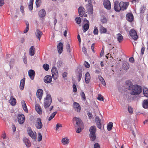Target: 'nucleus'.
<instances>
[{"mask_svg":"<svg viewBox=\"0 0 148 148\" xmlns=\"http://www.w3.org/2000/svg\"><path fill=\"white\" fill-rule=\"evenodd\" d=\"M44 107L47 111H51L53 108V106H51L49 109L48 108L50 106L52 102V98L49 94L47 95L46 97L45 98Z\"/></svg>","mask_w":148,"mask_h":148,"instance_id":"1","label":"nucleus"},{"mask_svg":"<svg viewBox=\"0 0 148 148\" xmlns=\"http://www.w3.org/2000/svg\"><path fill=\"white\" fill-rule=\"evenodd\" d=\"M142 90V89L140 86L134 85L133 86L132 92L130 93L132 95H137L140 94Z\"/></svg>","mask_w":148,"mask_h":148,"instance_id":"2","label":"nucleus"},{"mask_svg":"<svg viewBox=\"0 0 148 148\" xmlns=\"http://www.w3.org/2000/svg\"><path fill=\"white\" fill-rule=\"evenodd\" d=\"M85 2L88 1V4L86 5L87 11L89 14H92L93 12L92 5L91 0H85Z\"/></svg>","mask_w":148,"mask_h":148,"instance_id":"3","label":"nucleus"},{"mask_svg":"<svg viewBox=\"0 0 148 148\" xmlns=\"http://www.w3.org/2000/svg\"><path fill=\"white\" fill-rule=\"evenodd\" d=\"M73 124L75 127H77L81 126L82 121L79 118L74 117L73 119Z\"/></svg>","mask_w":148,"mask_h":148,"instance_id":"4","label":"nucleus"},{"mask_svg":"<svg viewBox=\"0 0 148 148\" xmlns=\"http://www.w3.org/2000/svg\"><path fill=\"white\" fill-rule=\"evenodd\" d=\"M130 35L134 40H136L138 38L136 32L134 29H131L130 31Z\"/></svg>","mask_w":148,"mask_h":148,"instance_id":"5","label":"nucleus"},{"mask_svg":"<svg viewBox=\"0 0 148 148\" xmlns=\"http://www.w3.org/2000/svg\"><path fill=\"white\" fill-rule=\"evenodd\" d=\"M35 125L38 129H41L42 127V124L41 122V119L40 118H38L36 120Z\"/></svg>","mask_w":148,"mask_h":148,"instance_id":"6","label":"nucleus"},{"mask_svg":"<svg viewBox=\"0 0 148 148\" xmlns=\"http://www.w3.org/2000/svg\"><path fill=\"white\" fill-rule=\"evenodd\" d=\"M52 77L54 79H56L58 75V71L56 68L55 67H52L51 70Z\"/></svg>","mask_w":148,"mask_h":148,"instance_id":"7","label":"nucleus"},{"mask_svg":"<svg viewBox=\"0 0 148 148\" xmlns=\"http://www.w3.org/2000/svg\"><path fill=\"white\" fill-rule=\"evenodd\" d=\"M121 8L119 4V2L117 1H114V10L117 12H119L121 10Z\"/></svg>","mask_w":148,"mask_h":148,"instance_id":"8","label":"nucleus"},{"mask_svg":"<svg viewBox=\"0 0 148 148\" xmlns=\"http://www.w3.org/2000/svg\"><path fill=\"white\" fill-rule=\"evenodd\" d=\"M89 27V22L86 18H84V32L87 31Z\"/></svg>","mask_w":148,"mask_h":148,"instance_id":"9","label":"nucleus"},{"mask_svg":"<svg viewBox=\"0 0 148 148\" xmlns=\"http://www.w3.org/2000/svg\"><path fill=\"white\" fill-rule=\"evenodd\" d=\"M129 5V3L121 2L120 3L121 10H124L127 9Z\"/></svg>","mask_w":148,"mask_h":148,"instance_id":"10","label":"nucleus"},{"mask_svg":"<svg viewBox=\"0 0 148 148\" xmlns=\"http://www.w3.org/2000/svg\"><path fill=\"white\" fill-rule=\"evenodd\" d=\"M103 4L104 7L107 10L111 9L110 2L109 0H104Z\"/></svg>","mask_w":148,"mask_h":148,"instance_id":"11","label":"nucleus"},{"mask_svg":"<svg viewBox=\"0 0 148 148\" xmlns=\"http://www.w3.org/2000/svg\"><path fill=\"white\" fill-rule=\"evenodd\" d=\"M28 133L29 135L34 140L36 139V132L34 133L31 129H29L28 130Z\"/></svg>","mask_w":148,"mask_h":148,"instance_id":"12","label":"nucleus"},{"mask_svg":"<svg viewBox=\"0 0 148 148\" xmlns=\"http://www.w3.org/2000/svg\"><path fill=\"white\" fill-rule=\"evenodd\" d=\"M126 20L130 22H132L134 20V16L132 13L127 14L126 16Z\"/></svg>","mask_w":148,"mask_h":148,"instance_id":"13","label":"nucleus"},{"mask_svg":"<svg viewBox=\"0 0 148 148\" xmlns=\"http://www.w3.org/2000/svg\"><path fill=\"white\" fill-rule=\"evenodd\" d=\"M73 108L75 111L77 112H80L81 110L80 106L79 104L76 102H74L73 104Z\"/></svg>","mask_w":148,"mask_h":148,"instance_id":"14","label":"nucleus"},{"mask_svg":"<svg viewBox=\"0 0 148 148\" xmlns=\"http://www.w3.org/2000/svg\"><path fill=\"white\" fill-rule=\"evenodd\" d=\"M43 93V91L41 89H38L36 92L37 97L40 100L42 98Z\"/></svg>","mask_w":148,"mask_h":148,"instance_id":"15","label":"nucleus"},{"mask_svg":"<svg viewBox=\"0 0 148 148\" xmlns=\"http://www.w3.org/2000/svg\"><path fill=\"white\" fill-rule=\"evenodd\" d=\"M52 77L51 75H46L44 78V82L46 83H51L52 81Z\"/></svg>","mask_w":148,"mask_h":148,"instance_id":"16","label":"nucleus"},{"mask_svg":"<svg viewBox=\"0 0 148 148\" xmlns=\"http://www.w3.org/2000/svg\"><path fill=\"white\" fill-rule=\"evenodd\" d=\"M18 121L20 124H23L25 121V116L23 114H18Z\"/></svg>","mask_w":148,"mask_h":148,"instance_id":"17","label":"nucleus"},{"mask_svg":"<svg viewBox=\"0 0 148 148\" xmlns=\"http://www.w3.org/2000/svg\"><path fill=\"white\" fill-rule=\"evenodd\" d=\"M28 73L30 79L32 80H33L34 78V77L35 75V73L34 71L32 70L31 69L29 71Z\"/></svg>","mask_w":148,"mask_h":148,"instance_id":"18","label":"nucleus"},{"mask_svg":"<svg viewBox=\"0 0 148 148\" xmlns=\"http://www.w3.org/2000/svg\"><path fill=\"white\" fill-rule=\"evenodd\" d=\"M95 122L97 127L99 129H101V120L98 116H96L95 118Z\"/></svg>","mask_w":148,"mask_h":148,"instance_id":"19","label":"nucleus"},{"mask_svg":"<svg viewBox=\"0 0 148 148\" xmlns=\"http://www.w3.org/2000/svg\"><path fill=\"white\" fill-rule=\"evenodd\" d=\"M63 44L62 42H60L57 45L58 51L59 53H61L63 50Z\"/></svg>","mask_w":148,"mask_h":148,"instance_id":"20","label":"nucleus"},{"mask_svg":"<svg viewBox=\"0 0 148 148\" xmlns=\"http://www.w3.org/2000/svg\"><path fill=\"white\" fill-rule=\"evenodd\" d=\"M45 10L43 9L40 10L38 13V14L40 17L42 18L44 17L46 15Z\"/></svg>","mask_w":148,"mask_h":148,"instance_id":"21","label":"nucleus"},{"mask_svg":"<svg viewBox=\"0 0 148 148\" xmlns=\"http://www.w3.org/2000/svg\"><path fill=\"white\" fill-rule=\"evenodd\" d=\"M43 34L42 32L39 29H37L35 32V35L36 37L38 38L39 40H40V38L42 35Z\"/></svg>","mask_w":148,"mask_h":148,"instance_id":"22","label":"nucleus"},{"mask_svg":"<svg viewBox=\"0 0 148 148\" xmlns=\"http://www.w3.org/2000/svg\"><path fill=\"white\" fill-rule=\"evenodd\" d=\"M85 82L86 84L88 83L90 79V73L88 72H87L85 75Z\"/></svg>","mask_w":148,"mask_h":148,"instance_id":"23","label":"nucleus"},{"mask_svg":"<svg viewBox=\"0 0 148 148\" xmlns=\"http://www.w3.org/2000/svg\"><path fill=\"white\" fill-rule=\"evenodd\" d=\"M25 78L22 79L20 81V88L21 90H23L24 88Z\"/></svg>","mask_w":148,"mask_h":148,"instance_id":"24","label":"nucleus"},{"mask_svg":"<svg viewBox=\"0 0 148 148\" xmlns=\"http://www.w3.org/2000/svg\"><path fill=\"white\" fill-rule=\"evenodd\" d=\"M29 54L31 56H33L35 53V49L34 46H32L29 49Z\"/></svg>","mask_w":148,"mask_h":148,"instance_id":"25","label":"nucleus"},{"mask_svg":"<svg viewBox=\"0 0 148 148\" xmlns=\"http://www.w3.org/2000/svg\"><path fill=\"white\" fill-rule=\"evenodd\" d=\"M23 142L25 145L27 147H29L31 145V143L29 140L26 138H24L23 139Z\"/></svg>","mask_w":148,"mask_h":148,"instance_id":"26","label":"nucleus"},{"mask_svg":"<svg viewBox=\"0 0 148 148\" xmlns=\"http://www.w3.org/2000/svg\"><path fill=\"white\" fill-rule=\"evenodd\" d=\"M10 103L12 106H14L16 103V100L13 97V96H11L10 100Z\"/></svg>","mask_w":148,"mask_h":148,"instance_id":"27","label":"nucleus"},{"mask_svg":"<svg viewBox=\"0 0 148 148\" xmlns=\"http://www.w3.org/2000/svg\"><path fill=\"white\" fill-rule=\"evenodd\" d=\"M126 84L128 87L129 90H131L134 86L132 84V82L130 80H127L125 82Z\"/></svg>","mask_w":148,"mask_h":148,"instance_id":"28","label":"nucleus"},{"mask_svg":"<svg viewBox=\"0 0 148 148\" xmlns=\"http://www.w3.org/2000/svg\"><path fill=\"white\" fill-rule=\"evenodd\" d=\"M96 128L95 126H91L90 128V134H95Z\"/></svg>","mask_w":148,"mask_h":148,"instance_id":"29","label":"nucleus"},{"mask_svg":"<svg viewBox=\"0 0 148 148\" xmlns=\"http://www.w3.org/2000/svg\"><path fill=\"white\" fill-rule=\"evenodd\" d=\"M35 109L36 111L39 114H42V110L39 104H36L35 105Z\"/></svg>","mask_w":148,"mask_h":148,"instance_id":"30","label":"nucleus"},{"mask_svg":"<svg viewBox=\"0 0 148 148\" xmlns=\"http://www.w3.org/2000/svg\"><path fill=\"white\" fill-rule=\"evenodd\" d=\"M78 11L79 16L81 17H82L83 16V7L80 6L79 7Z\"/></svg>","mask_w":148,"mask_h":148,"instance_id":"31","label":"nucleus"},{"mask_svg":"<svg viewBox=\"0 0 148 148\" xmlns=\"http://www.w3.org/2000/svg\"><path fill=\"white\" fill-rule=\"evenodd\" d=\"M117 38L119 42H121L123 39V36L120 33H118L117 35Z\"/></svg>","mask_w":148,"mask_h":148,"instance_id":"32","label":"nucleus"},{"mask_svg":"<svg viewBox=\"0 0 148 148\" xmlns=\"http://www.w3.org/2000/svg\"><path fill=\"white\" fill-rule=\"evenodd\" d=\"M21 103L23 106V109L26 112H28V110L27 108L25 101L24 100H22Z\"/></svg>","mask_w":148,"mask_h":148,"instance_id":"33","label":"nucleus"},{"mask_svg":"<svg viewBox=\"0 0 148 148\" xmlns=\"http://www.w3.org/2000/svg\"><path fill=\"white\" fill-rule=\"evenodd\" d=\"M89 136L90 140L91 141H94L96 138V134H90Z\"/></svg>","mask_w":148,"mask_h":148,"instance_id":"34","label":"nucleus"},{"mask_svg":"<svg viewBox=\"0 0 148 148\" xmlns=\"http://www.w3.org/2000/svg\"><path fill=\"white\" fill-rule=\"evenodd\" d=\"M143 106L144 108H148V99L144 100L143 103Z\"/></svg>","mask_w":148,"mask_h":148,"instance_id":"35","label":"nucleus"},{"mask_svg":"<svg viewBox=\"0 0 148 148\" xmlns=\"http://www.w3.org/2000/svg\"><path fill=\"white\" fill-rule=\"evenodd\" d=\"M77 71L78 72L77 73V75L78 76V81H79L80 80L82 76V71L80 69H77Z\"/></svg>","mask_w":148,"mask_h":148,"instance_id":"36","label":"nucleus"},{"mask_svg":"<svg viewBox=\"0 0 148 148\" xmlns=\"http://www.w3.org/2000/svg\"><path fill=\"white\" fill-rule=\"evenodd\" d=\"M98 78L100 81L101 82V84L105 86L106 85V84L103 78L101 75H99Z\"/></svg>","mask_w":148,"mask_h":148,"instance_id":"37","label":"nucleus"},{"mask_svg":"<svg viewBox=\"0 0 148 148\" xmlns=\"http://www.w3.org/2000/svg\"><path fill=\"white\" fill-rule=\"evenodd\" d=\"M107 29L106 28L103 27V26H101V27L100 30V31L101 33L102 34L106 33L107 32Z\"/></svg>","mask_w":148,"mask_h":148,"instance_id":"38","label":"nucleus"},{"mask_svg":"<svg viewBox=\"0 0 148 148\" xmlns=\"http://www.w3.org/2000/svg\"><path fill=\"white\" fill-rule=\"evenodd\" d=\"M113 126V123L112 122H109L107 125V129L108 130L110 131L112 129Z\"/></svg>","mask_w":148,"mask_h":148,"instance_id":"39","label":"nucleus"},{"mask_svg":"<svg viewBox=\"0 0 148 148\" xmlns=\"http://www.w3.org/2000/svg\"><path fill=\"white\" fill-rule=\"evenodd\" d=\"M143 93L145 96L148 97V90L146 88H144Z\"/></svg>","mask_w":148,"mask_h":148,"instance_id":"40","label":"nucleus"},{"mask_svg":"<svg viewBox=\"0 0 148 148\" xmlns=\"http://www.w3.org/2000/svg\"><path fill=\"white\" fill-rule=\"evenodd\" d=\"M62 142L64 145L68 144L69 143V139H66L65 138H63L62 139Z\"/></svg>","mask_w":148,"mask_h":148,"instance_id":"41","label":"nucleus"},{"mask_svg":"<svg viewBox=\"0 0 148 148\" xmlns=\"http://www.w3.org/2000/svg\"><path fill=\"white\" fill-rule=\"evenodd\" d=\"M57 112H55L52 113L51 115L49 117L48 120L49 121H51L53 117L55 116L56 114H57Z\"/></svg>","mask_w":148,"mask_h":148,"instance_id":"42","label":"nucleus"},{"mask_svg":"<svg viewBox=\"0 0 148 148\" xmlns=\"http://www.w3.org/2000/svg\"><path fill=\"white\" fill-rule=\"evenodd\" d=\"M43 67L45 71H48L49 69V66L48 64H45L43 65Z\"/></svg>","mask_w":148,"mask_h":148,"instance_id":"43","label":"nucleus"},{"mask_svg":"<svg viewBox=\"0 0 148 148\" xmlns=\"http://www.w3.org/2000/svg\"><path fill=\"white\" fill-rule=\"evenodd\" d=\"M76 23L78 24H80L81 22V18L79 17H76L75 19Z\"/></svg>","mask_w":148,"mask_h":148,"instance_id":"44","label":"nucleus"},{"mask_svg":"<svg viewBox=\"0 0 148 148\" xmlns=\"http://www.w3.org/2000/svg\"><path fill=\"white\" fill-rule=\"evenodd\" d=\"M84 65L85 66L86 68H88L90 67V64L87 62L85 61L84 62Z\"/></svg>","mask_w":148,"mask_h":148,"instance_id":"45","label":"nucleus"},{"mask_svg":"<svg viewBox=\"0 0 148 148\" xmlns=\"http://www.w3.org/2000/svg\"><path fill=\"white\" fill-rule=\"evenodd\" d=\"M97 99L100 101H103V97L101 94H98Z\"/></svg>","mask_w":148,"mask_h":148,"instance_id":"46","label":"nucleus"},{"mask_svg":"<svg viewBox=\"0 0 148 148\" xmlns=\"http://www.w3.org/2000/svg\"><path fill=\"white\" fill-rule=\"evenodd\" d=\"M77 129L76 131V132L78 133H80L82 131V129L81 128V126L79 127H77Z\"/></svg>","mask_w":148,"mask_h":148,"instance_id":"47","label":"nucleus"},{"mask_svg":"<svg viewBox=\"0 0 148 148\" xmlns=\"http://www.w3.org/2000/svg\"><path fill=\"white\" fill-rule=\"evenodd\" d=\"M38 141H40L42 139V136L41 134L40 133H38Z\"/></svg>","mask_w":148,"mask_h":148,"instance_id":"48","label":"nucleus"},{"mask_svg":"<svg viewBox=\"0 0 148 148\" xmlns=\"http://www.w3.org/2000/svg\"><path fill=\"white\" fill-rule=\"evenodd\" d=\"M66 49L68 52L69 53L70 51V47L69 44L67 43L66 45Z\"/></svg>","mask_w":148,"mask_h":148,"instance_id":"49","label":"nucleus"},{"mask_svg":"<svg viewBox=\"0 0 148 148\" xmlns=\"http://www.w3.org/2000/svg\"><path fill=\"white\" fill-rule=\"evenodd\" d=\"M41 2V0H36V6L38 7L40 6V3Z\"/></svg>","mask_w":148,"mask_h":148,"instance_id":"50","label":"nucleus"},{"mask_svg":"<svg viewBox=\"0 0 148 148\" xmlns=\"http://www.w3.org/2000/svg\"><path fill=\"white\" fill-rule=\"evenodd\" d=\"M128 110L130 114H132L133 113V109L131 106H129L128 107Z\"/></svg>","mask_w":148,"mask_h":148,"instance_id":"51","label":"nucleus"},{"mask_svg":"<svg viewBox=\"0 0 148 148\" xmlns=\"http://www.w3.org/2000/svg\"><path fill=\"white\" fill-rule=\"evenodd\" d=\"M94 148H100V145L97 143L95 144L94 145Z\"/></svg>","mask_w":148,"mask_h":148,"instance_id":"52","label":"nucleus"},{"mask_svg":"<svg viewBox=\"0 0 148 148\" xmlns=\"http://www.w3.org/2000/svg\"><path fill=\"white\" fill-rule=\"evenodd\" d=\"M98 30L97 28H95L93 31V33L94 34L97 35L98 34Z\"/></svg>","mask_w":148,"mask_h":148,"instance_id":"53","label":"nucleus"},{"mask_svg":"<svg viewBox=\"0 0 148 148\" xmlns=\"http://www.w3.org/2000/svg\"><path fill=\"white\" fill-rule=\"evenodd\" d=\"M73 91L74 92H76L77 91L76 86V85L75 84H73Z\"/></svg>","mask_w":148,"mask_h":148,"instance_id":"54","label":"nucleus"},{"mask_svg":"<svg viewBox=\"0 0 148 148\" xmlns=\"http://www.w3.org/2000/svg\"><path fill=\"white\" fill-rule=\"evenodd\" d=\"M62 125L60 123H58L57 124L56 127V130H57L60 127H62Z\"/></svg>","mask_w":148,"mask_h":148,"instance_id":"55","label":"nucleus"},{"mask_svg":"<svg viewBox=\"0 0 148 148\" xmlns=\"http://www.w3.org/2000/svg\"><path fill=\"white\" fill-rule=\"evenodd\" d=\"M101 22L102 23H106L107 20L105 18H103V19H101Z\"/></svg>","mask_w":148,"mask_h":148,"instance_id":"56","label":"nucleus"},{"mask_svg":"<svg viewBox=\"0 0 148 148\" xmlns=\"http://www.w3.org/2000/svg\"><path fill=\"white\" fill-rule=\"evenodd\" d=\"M67 74V73L66 72H64L62 74V77L63 78H64L65 79H66Z\"/></svg>","mask_w":148,"mask_h":148,"instance_id":"57","label":"nucleus"},{"mask_svg":"<svg viewBox=\"0 0 148 148\" xmlns=\"http://www.w3.org/2000/svg\"><path fill=\"white\" fill-rule=\"evenodd\" d=\"M87 115L88 116L89 119H91L92 117V115L91 113L88 112L87 113Z\"/></svg>","mask_w":148,"mask_h":148,"instance_id":"58","label":"nucleus"},{"mask_svg":"<svg viewBox=\"0 0 148 148\" xmlns=\"http://www.w3.org/2000/svg\"><path fill=\"white\" fill-rule=\"evenodd\" d=\"M33 4L29 3V10H32L33 9Z\"/></svg>","mask_w":148,"mask_h":148,"instance_id":"59","label":"nucleus"},{"mask_svg":"<svg viewBox=\"0 0 148 148\" xmlns=\"http://www.w3.org/2000/svg\"><path fill=\"white\" fill-rule=\"evenodd\" d=\"M145 50V48L144 47V46L141 49V54L142 55H143L144 53V52Z\"/></svg>","mask_w":148,"mask_h":148,"instance_id":"60","label":"nucleus"},{"mask_svg":"<svg viewBox=\"0 0 148 148\" xmlns=\"http://www.w3.org/2000/svg\"><path fill=\"white\" fill-rule=\"evenodd\" d=\"M134 58L132 57H131L129 58V61L132 63H133L134 62Z\"/></svg>","mask_w":148,"mask_h":148,"instance_id":"61","label":"nucleus"},{"mask_svg":"<svg viewBox=\"0 0 148 148\" xmlns=\"http://www.w3.org/2000/svg\"><path fill=\"white\" fill-rule=\"evenodd\" d=\"M12 127L13 129V132H14L16 131V128L15 126V125H12Z\"/></svg>","mask_w":148,"mask_h":148,"instance_id":"62","label":"nucleus"},{"mask_svg":"<svg viewBox=\"0 0 148 148\" xmlns=\"http://www.w3.org/2000/svg\"><path fill=\"white\" fill-rule=\"evenodd\" d=\"M3 0H0V6H2L4 4Z\"/></svg>","mask_w":148,"mask_h":148,"instance_id":"63","label":"nucleus"},{"mask_svg":"<svg viewBox=\"0 0 148 148\" xmlns=\"http://www.w3.org/2000/svg\"><path fill=\"white\" fill-rule=\"evenodd\" d=\"M104 52V50L103 49H102V50L101 51V53L100 54V56L101 57L103 55Z\"/></svg>","mask_w":148,"mask_h":148,"instance_id":"64","label":"nucleus"}]
</instances>
